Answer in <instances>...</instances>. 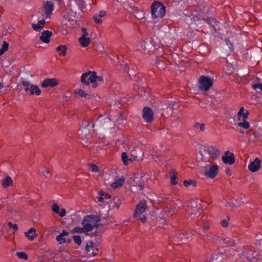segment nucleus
I'll return each instance as SVG.
<instances>
[{
  "label": "nucleus",
  "instance_id": "obj_1",
  "mask_svg": "<svg viewBox=\"0 0 262 262\" xmlns=\"http://www.w3.org/2000/svg\"><path fill=\"white\" fill-rule=\"evenodd\" d=\"M103 77L102 76H97L95 71H88L83 73L81 76V82L86 86L89 85L90 82L93 84L94 88L97 86L96 81L102 82Z\"/></svg>",
  "mask_w": 262,
  "mask_h": 262
},
{
  "label": "nucleus",
  "instance_id": "obj_2",
  "mask_svg": "<svg viewBox=\"0 0 262 262\" xmlns=\"http://www.w3.org/2000/svg\"><path fill=\"white\" fill-rule=\"evenodd\" d=\"M249 114V111L243 106L240 107L235 116L234 120L237 122L236 125L245 129H248L250 127V123L247 121Z\"/></svg>",
  "mask_w": 262,
  "mask_h": 262
},
{
  "label": "nucleus",
  "instance_id": "obj_3",
  "mask_svg": "<svg viewBox=\"0 0 262 262\" xmlns=\"http://www.w3.org/2000/svg\"><path fill=\"white\" fill-rule=\"evenodd\" d=\"M151 18L156 19L162 18L166 13V8L160 2L154 1L150 6Z\"/></svg>",
  "mask_w": 262,
  "mask_h": 262
},
{
  "label": "nucleus",
  "instance_id": "obj_4",
  "mask_svg": "<svg viewBox=\"0 0 262 262\" xmlns=\"http://www.w3.org/2000/svg\"><path fill=\"white\" fill-rule=\"evenodd\" d=\"M100 217L98 215L94 214L88 215L84 217L82 222V225L87 228L89 232L91 231L93 228H97Z\"/></svg>",
  "mask_w": 262,
  "mask_h": 262
},
{
  "label": "nucleus",
  "instance_id": "obj_5",
  "mask_svg": "<svg viewBox=\"0 0 262 262\" xmlns=\"http://www.w3.org/2000/svg\"><path fill=\"white\" fill-rule=\"evenodd\" d=\"M147 205L145 201H141L136 206L134 212V216L141 222H145L146 221L145 216L147 209Z\"/></svg>",
  "mask_w": 262,
  "mask_h": 262
},
{
  "label": "nucleus",
  "instance_id": "obj_6",
  "mask_svg": "<svg viewBox=\"0 0 262 262\" xmlns=\"http://www.w3.org/2000/svg\"><path fill=\"white\" fill-rule=\"evenodd\" d=\"M199 82L200 89L205 92L208 91L213 84L211 79L205 76H201Z\"/></svg>",
  "mask_w": 262,
  "mask_h": 262
},
{
  "label": "nucleus",
  "instance_id": "obj_7",
  "mask_svg": "<svg viewBox=\"0 0 262 262\" xmlns=\"http://www.w3.org/2000/svg\"><path fill=\"white\" fill-rule=\"evenodd\" d=\"M243 255L250 262H259V261H260L259 256L257 251L248 250L243 252Z\"/></svg>",
  "mask_w": 262,
  "mask_h": 262
},
{
  "label": "nucleus",
  "instance_id": "obj_8",
  "mask_svg": "<svg viewBox=\"0 0 262 262\" xmlns=\"http://www.w3.org/2000/svg\"><path fill=\"white\" fill-rule=\"evenodd\" d=\"M219 166L217 165H211L206 167L204 171V175L208 178L213 179L217 175Z\"/></svg>",
  "mask_w": 262,
  "mask_h": 262
},
{
  "label": "nucleus",
  "instance_id": "obj_9",
  "mask_svg": "<svg viewBox=\"0 0 262 262\" xmlns=\"http://www.w3.org/2000/svg\"><path fill=\"white\" fill-rule=\"evenodd\" d=\"M142 118L147 123H151L154 119V113L151 108L145 107L142 112Z\"/></svg>",
  "mask_w": 262,
  "mask_h": 262
},
{
  "label": "nucleus",
  "instance_id": "obj_10",
  "mask_svg": "<svg viewBox=\"0 0 262 262\" xmlns=\"http://www.w3.org/2000/svg\"><path fill=\"white\" fill-rule=\"evenodd\" d=\"M209 157L212 159H216L221 155L220 150L214 146H210L205 150Z\"/></svg>",
  "mask_w": 262,
  "mask_h": 262
},
{
  "label": "nucleus",
  "instance_id": "obj_11",
  "mask_svg": "<svg viewBox=\"0 0 262 262\" xmlns=\"http://www.w3.org/2000/svg\"><path fill=\"white\" fill-rule=\"evenodd\" d=\"M222 160L224 163L228 165H232L235 163V157L233 152L226 151L222 157Z\"/></svg>",
  "mask_w": 262,
  "mask_h": 262
},
{
  "label": "nucleus",
  "instance_id": "obj_12",
  "mask_svg": "<svg viewBox=\"0 0 262 262\" xmlns=\"http://www.w3.org/2000/svg\"><path fill=\"white\" fill-rule=\"evenodd\" d=\"M43 9L46 15V18H49L51 16L54 10V4L52 2H47L44 6Z\"/></svg>",
  "mask_w": 262,
  "mask_h": 262
},
{
  "label": "nucleus",
  "instance_id": "obj_13",
  "mask_svg": "<svg viewBox=\"0 0 262 262\" xmlns=\"http://www.w3.org/2000/svg\"><path fill=\"white\" fill-rule=\"evenodd\" d=\"M152 45L150 42L143 41L141 43L139 50L144 54H149L151 51Z\"/></svg>",
  "mask_w": 262,
  "mask_h": 262
},
{
  "label": "nucleus",
  "instance_id": "obj_14",
  "mask_svg": "<svg viewBox=\"0 0 262 262\" xmlns=\"http://www.w3.org/2000/svg\"><path fill=\"white\" fill-rule=\"evenodd\" d=\"M58 81L55 78H47L41 83L43 88L54 87L57 85Z\"/></svg>",
  "mask_w": 262,
  "mask_h": 262
},
{
  "label": "nucleus",
  "instance_id": "obj_15",
  "mask_svg": "<svg viewBox=\"0 0 262 262\" xmlns=\"http://www.w3.org/2000/svg\"><path fill=\"white\" fill-rule=\"evenodd\" d=\"M260 160L258 158H255V160L251 162L248 165L249 170L254 172L258 170L260 168Z\"/></svg>",
  "mask_w": 262,
  "mask_h": 262
},
{
  "label": "nucleus",
  "instance_id": "obj_16",
  "mask_svg": "<svg viewBox=\"0 0 262 262\" xmlns=\"http://www.w3.org/2000/svg\"><path fill=\"white\" fill-rule=\"evenodd\" d=\"M52 35L51 31L49 30L43 31L42 32L41 35L40 36V39L44 43H49L50 42V38Z\"/></svg>",
  "mask_w": 262,
  "mask_h": 262
},
{
  "label": "nucleus",
  "instance_id": "obj_17",
  "mask_svg": "<svg viewBox=\"0 0 262 262\" xmlns=\"http://www.w3.org/2000/svg\"><path fill=\"white\" fill-rule=\"evenodd\" d=\"M125 181L124 178L122 176L120 178L115 179L114 181L111 184V186L113 188H116L122 186Z\"/></svg>",
  "mask_w": 262,
  "mask_h": 262
},
{
  "label": "nucleus",
  "instance_id": "obj_18",
  "mask_svg": "<svg viewBox=\"0 0 262 262\" xmlns=\"http://www.w3.org/2000/svg\"><path fill=\"white\" fill-rule=\"evenodd\" d=\"M26 236L28 239L32 241L37 236L36 229L34 228H31L27 232L25 233Z\"/></svg>",
  "mask_w": 262,
  "mask_h": 262
},
{
  "label": "nucleus",
  "instance_id": "obj_19",
  "mask_svg": "<svg viewBox=\"0 0 262 262\" xmlns=\"http://www.w3.org/2000/svg\"><path fill=\"white\" fill-rule=\"evenodd\" d=\"M28 92L31 95L35 94L37 96H39L41 94V91L39 89L38 86L34 84L30 85Z\"/></svg>",
  "mask_w": 262,
  "mask_h": 262
},
{
  "label": "nucleus",
  "instance_id": "obj_20",
  "mask_svg": "<svg viewBox=\"0 0 262 262\" xmlns=\"http://www.w3.org/2000/svg\"><path fill=\"white\" fill-rule=\"evenodd\" d=\"M95 246V244L92 242L90 241L86 245L85 250L88 253H90V254H91L93 256H95L97 254V253L95 252L93 250V247Z\"/></svg>",
  "mask_w": 262,
  "mask_h": 262
},
{
  "label": "nucleus",
  "instance_id": "obj_21",
  "mask_svg": "<svg viewBox=\"0 0 262 262\" xmlns=\"http://www.w3.org/2000/svg\"><path fill=\"white\" fill-rule=\"evenodd\" d=\"M79 42L82 47H86L90 44L91 39L89 37L81 36L79 38Z\"/></svg>",
  "mask_w": 262,
  "mask_h": 262
},
{
  "label": "nucleus",
  "instance_id": "obj_22",
  "mask_svg": "<svg viewBox=\"0 0 262 262\" xmlns=\"http://www.w3.org/2000/svg\"><path fill=\"white\" fill-rule=\"evenodd\" d=\"M67 48L66 46L60 45L56 48V51L58 52L59 55L65 56L67 53Z\"/></svg>",
  "mask_w": 262,
  "mask_h": 262
},
{
  "label": "nucleus",
  "instance_id": "obj_23",
  "mask_svg": "<svg viewBox=\"0 0 262 262\" xmlns=\"http://www.w3.org/2000/svg\"><path fill=\"white\" fill-rule=\"evenodd\" d=\"M13 182L12 179L10 177H6L2 182L3 187L6 188L9 187Z\"/></svg>",
  "mask_w": 262,
  "mask_h": 262
},
{
  "label": "nucleus",
  "instance_id": "obj_24",
  "mask_svg": "<svg viewBox=\"0 0 262 262\" xmlns=\"http://www.w3.org/2000/svg\"><path fill=\"white\" fill-rule=\"evenodd\" d=\"M83 227H75L73 229V232L74 233H84V232H89L88 230H87V228L84 226V225H82Z\"/></svg>",
  "mask_w": 262,
  "mask_h": 262
},
{
  "label": "nucleus",
  "instance_id": "obj_25",
  "mask_svg": "<svg viewBox=\"0 0 262 262\" xmlns=\"http://www.w3.org/2000/svg\"><path fill=\"white\" fill-rule=\"evenodd\" d=\"M193 127L198 130L203 132L205 129V125L204 123L196 122L193 124Z\"/></svg>",
  "mask_w": 262,
  "mask_h": 262
},
{
  "label": "nucleus",
  "instance_id": "obj_26",
  "mask_svg": "<svg viewBox=\"0 0 262 262\" xmlns=\"http://www.w3.org/2000/svg\"><path fill=\"white\" fill-rule=\"evenodd\" d=\"M183 185L185 187H188L191 185L193 187H195V186H196V181L194 180H185L183 182Z\"/></svg>",
  "mask_w": 262,
  "mask_h": 262
},
{
  "label": "nucleus",
  "instance_id": "obj_27",
  "mask_svg": "<svg viewBox=\"0 0 262 262\" xmlns=\"http://www.w3.org/2000/svg\"><path fill=\"white\" fill-rule=\"evenodd\" d=\"M16 255L20 259L26 260L28 258L27 254L24 252H17Z\"/></svg>",
  "mask_w": 262,
  "mask_h": 262
},
{
  "label": "nucleus",
  "instance_id": "obj_28",
  "mask_svg": "<svg viewBox=\"0 0 262 262\" xmlns=\"http://www.w3.org/2000/svg\"><path fill=\"white\" fill-rule=\"evenodd\" d=\"M9 43L4 41L2 45L1 48L0 49V52L3 54H4L8 50Z\"/></svg>",
  "mask_w": 262,
  "mask_h": 262
},
{
  "label": "nucleus",
  "instance_id": "obj_29",
  "mask_svg": "<svg viewBox=\"0 0 262 262\" xmlns=\"http://www.w3.org/2000/svg\"><path fill=\"white\" fill-rule=\"evenodd\" d=\"M21 84L23 86L25 87V91L26 93L28 92V90H29V87L32 84L28 81H24L22 82Z\"/></svg>",
  "mask_w": 262,
  "mask_h": 262
},
{
  "label": "nucleus",
  "instance_id": "obj_30",
  "mask_svg": "<svg viewBox=\"0 0 262 262\" xmlns=\"http://www.w3.org/2000/svg\"><path fill=\"white\" fill-rule=\"evenodd\" d=\"M121 158H122V161L123 162V164L125 165H127L128 164V156L126 152H122V155H121Z\"/></svg>",
  "mask_w": 262,
  "mask_h": 262
},
{
  "label": "nucleus",
  "instance_id": "obj_31",
  "mask_svg": "<svg viewBox=\"0 0 262 262\" xmlns=\"http://www.w3.org/2000/svg\"><path fill=\"white\" fill-rule=\"evenodd\" d=\"M223 241L228 246H232L234 243V241L229 237L224 238Z\"/></svg>",
  "mask_w": 262,
  "mask_h": 262
},
{
  "label": "nucleus",
  "instance_id": "obj_32",
  "mask_svg": "<svg viewBox=\"0 0 262 262\" xmlns=\"http://www.w3.org/2000/svg\"><path fill=\"white\" fill-rule=\"evenodd\" d=\"M89 166L92 171L95 173L99 172V168L96 165L94 164H91L89 165Z\"/></svg>",
  "mask_w": 262,
  "mask_h": 262
},
{
  "label": "nucleus",
  "instance_id": "obj_33",
  "mask_svg": "<svg viewBox=\"0 0 262 262\" xmlns=\"http://www.w3.org/2000/svg\"><path fill=\"white\" fill-rule=\"evenodd\" d=\"M32 28L34 30L36 31H39L42 28V26L39 24V23H38L36 24H33Z\"/></svg>",
  "mask_w": 262,
  "mask_h": 262
},
{
  "label": "nucleus",
  "instance_id": "obj_34",
  "mask_svg": "<svg viewBox=\"0 0 262 262\" xmlns=\"http://www.w3.org/2000/svg\"><path fill=\"white\" fill-rule=\"evenodd\" d=\"M76 94L81 97H86L88 96V94L81 89L77 90Z\"/></svg>",
  "mask_w": 262,
  "mask_h": 262
},
{
  "label": "nucleus",
  "instance_id": "obj_35",
  "mask_svg": "<svg viewBox=\"0 0 262 262\" xmlns=\"http://www.w3.org/2000/svg\"><path fill=\"white\" fill-rule=\"evenodd\" d=\"M56 239L60 244L64 243L66 241V238L64 237V236H63L61 234L57 235L56 237Z\"/></svg>",
  "mask_w": 262,
  "mask_h": 262
},
{
  "label": "nucleus",
  "instance_id": "obj_36",
  "mask_svg": "<svg viewBox=\"0 0 262 262\" xmlns=\"http://www.w3.org/2000/svg\"><path fill=\"white\" fill-rule=\"evenodd\" d=\"M73 240L75 243L78 244V245H81V237L79 235H74L73 236Z\"/></svg>",
  "mask_w": 262,
  "mask_h": 262
},
{
  "label": "nucleus",
  "instance_id": "obj_37",
  "mask_svg": "<svg viewBox=\"0 0 262 262\" xmlns=\"http://www.w3.org/2000/svg\"><path fill=\"white\" fill-rule=\"evenodd\" d=\"M52 210L54 212H55L57 214H58V213H59V212L60 210L59 207L58 205L56 203H54L52 205Z\"/></svg>",
  "mask_w": 262,
  "mask_h": 262
},
{
  "label": "nucleus",
  "instance_id": "obj_38",
  "mask_svg": "<svg viewBox=\"0 0 262 262\" xmlns=\"http://www.w3.org/2000/svg\"><path fill=\"white\" fill-rule=\"evenodd\" d=\"M251 86L255 90L259 89L262 91V83H254Z\"/></svg>",
  "mask_w": 262,
  "mask_h": 262
},
{
  "label": "nucleus",
  "instance_id": "obj_39",
  "mask_svg": "<svg viewBox=\"0 0 262 262\" xmlns=\"http://www.w3.org/2000/svg\"><path fill=\"white\" fill-rule=\"evenodd\" d=\"M98 17H99L97 16V13L95 14L93 16V18L95 23L97 24H101L102 22V20Z\"/></svg>",
  "mask_w": 262,
  "mask_h": 262
},
{
  "label": "nucleus",
  "instance_id": "obj_40",
  "mask_svg": "<svg viewBox=\"0 0 262 262\" xmlns=\"http://www.w3.org/2000/svg\"><path fill=\"white\" fill-rule=\"evenodd\" d=\"M8 225L10 228H13L14 231H16L18 229L17 225L16 224H13L11 222H9Z\"/></svg>",
  "mask_w": 262,
  "mask_h": 262
},
{
  "label": "nucleus",
  "instance_id": "obj_41",
  "mask_svg": "<svg viewBox=\"0 0 262 262\" xmlns=\"http://www.w3.org/2000/svg\"><path fill=\"white\" fill-rule=\"evenodd\" d=\"M228 221L226 219L222 220L221 221V225L223 227H227L228 226Z\"/></svg>",
  "mask_w": 262,
  "mask_h": 262
},
{
  "label": "nucleus",
  "instance_id": "obj_42",
  "mask_svg": "<svg viewBox=\"0 0 262 262\" xmlns=\"http://www.w3.org/2000/svg\"><path fill=\"white\" fill-rule=\"evenodd\" d=\"M177 177L175 175H172L170 178L171 183L172 185H176L177 183L176 181Z\"/></svg>",
  "mask_w": 262,
  "mask_h": 262
},
{
  "label": "nucleus",
  "instance_id": "obj_43",
  "mask_svg": "<svg viewBox=\"0 0 262 262\" xmlns=\"http://www.w3.org/2000/svg\"><path fill=\"white\" fill-rule=\"evenodd\" d=\"M59 212V213H58V214L61 217H63L66 214V210L65 209H63V208L60 209Z\"/></svg>",
  "mask_w": 262,
  "mask_h": 262
},
{
  "label": "nucleus",
  "instance_id": "obj_44",
  "mask_svg": "<svg viewBox=\"0 0 262 262\" xmlns=\"http://www.w3.org/2000/svg\"><path fill=\"white\" fill-rule=\"evenodd\" d=\"M226 42V45L228 46L229 48L233 50V46L231 42H230V41L228 39H226L225 40Z\"/></svg>",
  "mask_w": 262,
  "mask_h": 262
},
{
  "label": "nucleus",
  "instance_id": "obj_45",
  "mask_svg": "<svg viewBox=\"0 0 262 262\" xmlns=\"http://www.w3.org/2000/svg\"><path fill=\"white\" fill-rule=\"evenodd\" d=\"M106 12L105 11H100L98 14H97V16L99 17H102L105 16Z\"/></svg>",
  "mask_w": 262,
  "mask_h": 262
},
{
  "label": "nucleus",
  "instance_id": "obj_46",
  "mask_svg": "<svg viewBox=\"0 0 262 262\" xmlns=\"http://www.w3.org/2000/svg\"><path fill=\"white\" fill-rule=\"evenodd\" d=\"M105 120V122H108L110 121V119L108 118H107V117H104L103 116H101L96 121V123L97 122H100L102 120Z\"/></svg>",
  "mask_w": 262,
  "mask_h": 262
},
{
  "label": "nucleus",
  "instance_id": "obj_47",
  "mask_svg": "<svg viewBox=\"0 0 262 262\" xmlns=\"http://www.w3.org/2000/svg\"><path fill=\"white\" fill-rule=\"evenodd\" d=\"M82 31L83 32V34L81 36H84V37H88V33L87 32L86 29L85 28H82L81 29Z\"/></svg>",
  "mask_w": 262,
  "mask_h": 262
},
{
  "label": "nucleus",
  "instance_id": "obj_48",
  "mask_svg": "<svg viewBox=\"0 0 262 262\" xmlns=\"http://www.w3.org/2000/svg\"><path fill=\"white\" fill-rule=\"evenodd\" d=\"M60 234L62 235L63 236H64L68 235L69 234V233L66 230H63L62 231V232Z\"/></svg>",
  "mask_w": 262,
  "mask_h": 262
},
{
  "label": "nucleus",
  "instance_id": "obj_49",
  "mask_svg": "<svg viewBox=\"0 0 262 262\" xmlns=\"http://www.w3.org/2000/svg\"><path fill=\"white\" fill-rule=\"evenodd\" d=\"M203 227L205 230H207L209 228V225L208 223H205L203 225Z\"/></svg>",
  "mask_w": 262,
  "mask_h": 262
},
{
  "label": "nucleus",
  "instance_id": "obj_50",
  "mask_svg": "<svg viewBox=\"0 0 262 262\" xmlns=\"http://www.w3.org/2000/svg\"><path fill=\"white\" fill-rule=\"evenodd\" d=\"M97 200L99 202H103L104 201V198L103 196H100L97 197Z\"/></svg>",
  "mask_w": 262,
  "mask_h": 262
},
{
  "label": "nucleus",
  "instance_id": "obj_51",
  "mask_svg": "<svg viewBox=\"0 0 262 262\" xmlns=\"http://www.w3.org/2000/svg\"><path fill=\"white\" fill-rule=\"evenodd\" d=\"M104 199H109L111 198V195L106 193L105 192V194L103 196Z\"/></svg>",
  "mask_w": 262,
  "mask_h": 262
},
{
  "label": "nucleus",
  "instance_id": "obj_52",
  "mask_svg": "<svg viewBox=\"0 0 262 262\" xmlns=\"http://www.w3.org/2000/svg\"><path fill=\"white\" fill-rule=\"evenodd\" d=\"M99 194L100 195V196L103 197V196L105 194V192L103 190H100L99 191Z\"/></svg>",
  "mask_w": 262,
  "mask_h": 262
},
{
  "label": "nucleus",
  "instance_id": "obj_53",
  "mask_svg": "<svg viewBox=\"0 0 262 262\" xmlns=\"http://www.w3.org/2000/svg\"><path fill=\"white\" fill-rule=\"evenodd\" d=\"M138 187H139L140 190H143L144 188V186L143 184L140 183L138 185Z\"/></svg>",
  "mask_w": 262,
  "mask_h": 262
},
{
  "label": "nucleus",
  "instance_id": "obj_54",
  "mask_svg": "<svg viewBox=\"0 0 262 262\" xmlns=\"http://www.w3.org/2000/svg\"><path fill=\"white\" fill-rule=\"evenodd\" d=\"M124 70L126 72H127V73L128 72V65L127 64H125L124 65Z\"/></svg>",
  "mask_w": 262,
  "mask_h": 262
},
{
  "label": "nucleus",
  "instance_id": "obj_55",
  "mask_svg": "<svg viewBox=\"0 0 262 262\" xmlns=\"http://www.w3.org/2000/svg\"><path fill=\"white\" fill-rule=\"evenodd\" d=\"M225 172L228 175H230L231 174V171H230L229 168H227L226 169V170H225Z\"/></svg>",
  "mask_w": 262,
  "mask_h": 262
},
{
  "label": "nucleus",
  "instance_id": "obj_56",
  "mask_svg": "<svg viewBox=\"0 0 262 262\" xmlns=\"http://www.w3.org/2000/svg\"><path fill=\"white\" fill-rule=\"evenodd\" d=\"M39 24L42 26L45 24V20L44 19H41L38 21Z\"/></svg>",
  "mask_w": 262,
  "mask_h": 262
},
{
  "label": "nucleus",
  "instance_id": "obj_57",
  "mask_svg": "<svg viewBox=\"0 0 262 262\" xmlns=\"http://www.w3.org/2000/svg\"><path fill=\"white\" fill-rule=\"evenodd\" d=\"M49 173V171L48 170H45L43 172V174L44 176H46L47 174Z\"/></svg>",
  "mask_w": 262,
  "mask_h": 262
},
{
  "label": "nucleus",
  "instance_id": "obj_58",
  "mask_svg": "<svg viewBox=\"0 0 262 262\" xmlns=\"http://www.w3.org/2000/svg\"><path fill=\"white\" fill-rule=\"evenodd\" d=\"M93 250L95 252V251H98V249L97 248V246L95 244V246L93 247Z\"/></svg>",
  "mask_w": 262,
  "mask_h": 262
},
{
  "label": "nucleus",
  "instance_id": "obj_59",
  "mask_svg": "<svg viewBox=\"0 0 262 262\" xmlns=\"http://www.w3.org/2000/svg\"><path fill=\"white\" fill-rule=\"evenodd\" d=\"M4 87V84L3 83L0 82V90L2 89Z\"/></svg>",
  "mask_w": 262,
  "mask_h": 262
},
{
  "label": "nucleus",
  "instance_id": "obj_60",
  "mask_svg": "<svg viewBox=\"0 0 262 262\" xmlns=\"http://www.w3.org/2000/svg\"><path fill=\"white\" fill-rule=\"evenodd\" d=\"M119 206H120V205H119V204H116L115 203V207H116L117 208H118L119 207Z\"/></svg>",
  "mask_w": 262,
  "mask_h": 262
},
{
  "label": "nucleus",
  "instance_id": "obj_61",
  "mask_svg": "<svg viewBox=\"0 0 262 262\" xmlns=\"http://www.w3.org/2000/svg\"><path fill=\"white\" fill-rule=\"evenodd\" d=\"M170 210H169L168 211L167 210H165V212H168V213H170Z\"/></svg>",
  "mask_w": 262,
  "mask_h": 262
},
{
  "label": "nucleus",
  "instance_id": "obj_62",
  "mask_svg": "<svg viewBox=\"0 0 262 262\" xmlns=\"http://www.w3.org/2000/svg\"><path fill=\"white\" fill-rule=\"evenodd\" d=\"M83 123L85 124V126L87 125V122H83Z\"/></svg>",
  "mask_w": 262,
  "mask_h": 262
},
{
  "label": "nucleus",
  "instance_id": "obj_63",
  "mask_svg": "<svg viewBox=\"0 0 262 262\" xmlns=\"http://www.w3.org/2000/svg\"><path fill=\"white\" fill-rule=\"evenodd\" d=\"M3 54L0 52V56H2Z\"/></svg>",
  "mask_w": 262,
  "mask_h": 262
}]
</instances>
